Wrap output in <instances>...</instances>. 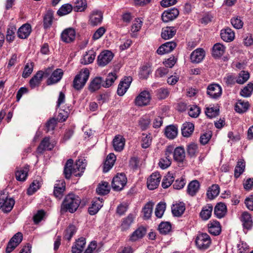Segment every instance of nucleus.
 <instances>
[{
  "label": "nucleus",
  "instance_id": "1",
  "mask_svg": "<svg viewBox=\"0 0 253 253\" xmlns=\"http://www.w3.org/2000/svg\"><path fill=\"white\" fill-rule=\"evenodd\" d=\"M81 203V199L73 193L66 195L63 199L60 206V212L63 214L67 212L71 213L75 212L78 209Z\"/></svg>",
  "mask_w": 253,
  "mask_h": 253
},
{
  "label": "nucleus",
  "instance_id": "2",
  "mask_svg": "<svg viewBox=\"0 0 253 253\" xmlns=\"http://www.w3.org/2000/svg\"><path fill=\"white\" fill-rule=\"evenodd\" d=\"M85 165L82 160H78L75 164L74 161L70 159L68 160L64 166L63 173L67 179H70L72 175L75 176H81L85 169Z\"/></svg>",
  "mask_w": 253,
  "mask_h": 253
},
{
  "label": "nucleus",
  "instance_id": "3",
  "mask_svg": "<svg viewBox=\"0 0 253 253\" xmlns=\"http://www.w3.org/2000/svg\"><path fill=\"white\" fill-rule=\"evenodd\" d=\"M89 71L87 68L82 69L74 78L73 87L76 90L84 88L89 77Z\"/></svg>",
  "mask_w": 253,
  "mask_h": 253
},
{
  "label": "nucleus",
  "instance_id": "4",
  "mask_svg": "<svg viewBox=\"0 0 253 253\" xmlns=\"http://www.w3.org/2000/svg\"><path fill=\"white\" fill-rule=\"evenodd\" d=\"M211 244V240L207 233H200L195 239L196 247L200 250L208 249Z\"/></svg>",
  "mask_w": 253,
  "mask_h": 253
},
{
  "label": "nucleus",
  "instance_id": "5",
  "mask_svg": "<svg viewBox=\"0 0 253 253\" xmlns=\"http://www.w3.org/2000/svg\"><path fill=\"white\" fill-rule=\"evenodd\" d=\"M127 181V178L124 173H118L113 178L112 189L116 191H121L124 188Z\"/></svg>",
  "mask_w": 253,
  "mask_h": 253
},
{
  "label": "nucleus",
  "instance_id": "6",
  "mask_svg": "<svg viewBox=\"0 0 253 253\" xmlns=\"http://www.w3.org/2000/svg\"><path fill=\"white\" fill-rule=\"evenodd\" d=\"M15 204V200L9 198L6 194H0V209L5 213L10 212Z\"/></svg>",
  "mask_w": 253,
  "mask_h": 253
},
{
  "label": "nucleus",
  "instance_id": "7",
  "mask_svg": "<svg viewBox=\"0 0 253 253\" xmlns=\"http://www.w3.org/2000/svg\"><path fill=\"white\" fill-rule=\"evenodd\" d=\"M151 99V96L149 91L144 90L135 97L134 104L139 107L145 106L150 104Z\"/></svg>",
  "mask_w": 253,
  "mask_h": 253
},
{
  "label": "nucleus",
  "instance_id": "8",
  "mask_svg": "<svg viewBox=\"0 0 253 253\" xmlns=\"http://www.w3.org/2000/svg\"><path fill=\"white\" fill-rule=\"evenodd\" d=\"M23 234L21 232L16 233L9 241L5 249L6 253H11L22 242Z\"/></svg>",
  "mask_w": 253,
  "mask_h": 253
},
{
  "label": "nucleus",
  "instance_id": "9",
  "mask_svg": "<svg viewBox=\"0 0 253 253\" xmlns=\"http://www.w3.org/2000/svg\"><path fill=\"white\" fill-rule=\"evenodd\" d=\"M103 17V12L97 9L92 11L89 15L88 23L89 25L94 27L101 24Z\"/></svg>",
  "mask_w": 253,
  "mask_h": 253
},
{
  "label": "nucleus",
  "instance_id": "10",
  "mask_svg": "<svg viewBox=\"0 0 253 253\" xmlns=\"http://www.w3.org/2000/svg\"><path fill=\"white\" fill-rule=\"evenodd\" d=\"M222 90L220 85L217 84H210L207 88V94L212 99H217L222 95Z\"/></svg>",
  "mask_w": 253,
  "mask_h": 253
},
{
  "label": "nucleus",
  "instance_id": "11",
  "mask_svg": "<svg viewBox=\"0 0 253 253\" xmlns=\"http://www.w3.org/2000/svg\"><path fill=\"white\" fill-rule=\"evenodd\" d=\"M161 179V176L158 171L152 173L147 178V186L149 189L154 190L159 186Z\"/></svg>",
  "mask_w": 253,
  "mask_h": 253
},
{
  "label": "nucleus",
  "instance_id": "12",
  "mask_svg": "<svg viewBox=\"0 0 253 253\" xmlns=\"http://www.w3.org/2000/svg\"><path fill=\"white\" fill-rule=\"evenodd\" d=\"M114 54L109 50L102 51L97 57V64L99 66H104L108 64L113 59Z\"/></svg>",
  "mask_w": 253,
  "mask_h": 253
},
{
  "label": "nucleus",
  "instance_id": "13",
  "mask_svg": "<svg viewBox=\"0 0 253 253\" xmlns=\"http://www.w3.org/2000/svg\"><path fill=\"white\" fill-rule=\"evenodd\" d=\"M132 81V77L128 76L125 77L120 81L117 89V94L119 96H122L125 94L129 87Z\"/></svg>",
  "mask_w": 253,
  "mask_h": 253
},
{
  "label": "nucleus",
  "instance_id": "14",
  "mask_svg": "<svg viewBox=\"0 0 253 253\" xmlns=\"http://www.w3.org/2000/svg\"><path fill=\"white\" fill-rule=\"evenodd\" d=\"M64 72L62 69L57 68L52 71L50 76L47 79L46 84L47 85L56 84L62 78Z\"/></svg>",
  "mask_w": 253,
  "mask_h": 253
},
{
  "label": "nucleus",
  "instance_id": "15",
  "mask_svg": "<svg viewBox=\"0 0 253 253\" xmlns=\"http://www.w3.org/2000/svg\"><path fill=\"white\" fill-rule=\"evenodd\" d=\"M179 12L176 8H169L162 13L161 18L164 22H169L175 19L179 15Z\"/></svg>",
  "mask_w": 253,
  "mask_h": 253
},
{
  "label": "nucleus",
  "instance_id": "16",
  "mask_svg": "<svg viewBox=\"0 0 253 253\" xmlns=\"http://www.w3.org/2000/svg\"><path fill=\"white\" fill-rule=\"evenodd\" d=\"M76 38V31L73 28H66L63 31L61 34L62 41L66 43L73 42Z\"/></svg>",
  "mask_w": 253,
  "mask_h": 253
},
{
  "label": "nucleus",
  "instance_id": "17",
  "mask_svg": "<svg viewBox=\"0 0 253 253\" xmlns=\"http://www.w3.org/2000/svg\"><path fill=\"white\" fill-rule=\"evenodd\" d=\"M66 189V183L64 180H59L54 186L53 195L54 197L60 200L62 198Z\"/></svg>",
  "mask_w": 253,
  "mask_h": 253
},
{
  "label": "nucleus",
  "instance_id": "18",
  "mask_svg": "<svg viewBox=\"0 0 253 253\" xmlns=\"http://www.w3.org/2000/svg\"><path fill=\"white\" fill-rule=\"evenodd\" d=\"M54 19V11L48 9L43 16V28L44 30L49 29L53 24Z\"/></svg>",
  "mask_w": 253,
  "mask_h": 253
},
{
  "label": "nucleus",
  "instance_id": "19",
  "mask_svg": "<svg viewBox=\"0 0 253 253\" xmlns=\"http://www.w3.org/2000/svg\"><path fill=\"white\" fill-rule=\"evenodd\" d=\"M240 220L242 223V225L244 229L249 230H250L253 225V221L251 214L248 211H244L242 212Z\"/></svg>",
  "mask_w": 253,
  "mask_h": 253
},
{
  "label": "nucleus",
  "instance_id": "20",
  "mask_svg": "<svg viewBox=\"0 0 253 253\" xmlns=\"http://www.w3.org/2000/svg\"><path fill=\"white\" fill-rule=\"evenodd\" d=\"M54 148V145L50 142L49 137H45L41 141L37 148V152L42 154L46 150L50 151Z\"/></svg>",
  "mask_w": 253,
  "mask_h": 253
},
{
  "label": "nucleus",
  "instance_id": "21",
  "mask_svg": "<svg viewBox=\"0 0 253 253\" xmlns=\"http://www.w3.org/2000/svg\"><path fill=\"white\" fill-rule=\"evenodd\" d=\"M176 46V42H167L161 45L157 49V53L163 55L172 51Z\"/></svg>",
  "mask_w": 253,
  "mask_h": 253
},
{
  "label": "nucleus",
  "instance_id": "22",
  "mask_svg": "<svg viewBox=\"0 0 253 253\" xmlns=\"http://www.w3.org/2000/svg\"><path fill=\"white\" fill-rule=\"evenodd\" d=\"M205 56V51L202 48H198L194 50L190 55V59L192 63L201 62Z\"/></svg>",
  "mask_w": 253,
  "mask_h": 253
},
{
  "label": "nucleus",
  "instance_id": "23",
  "mask_svg": "<svg viewBox=\"0 0 253 253\" xmlns=\"http://www.w3.org/2000/svg\"><path fill=\"white\" fill-rule=\"evenodd\" d=\"M185 151L183 147H176L173 151V160L178 163H183L185 161Z\"/></svg>",
  "mask_w": 253,
  "mask_h": 253
},
{
  "label": "nucleus",
  "instance_id": "24",
  "mask_svg": "<svg viewBox=\"0 0 253 253\" xmlns=\"http://www.w3.org/2000/svg\"><path fill=\"white\" fill-rule=\"evenodd\" d=\"M209 232L214 236L220 234L221 231V227L219 221L217 220H211L208 224Z\"/></svg>",
  "mask_w": 253,
  "mask_h": 253
},
{
  "label": "nucleus",
  "instance_id": "25",
  "mask_svg": "<svg viewBox=\"0 0 253 253\" xmlns=\"http://www.w3.org/2000/svg\"><path fill=\"white\" fill-rule=\"evenodd\" d=\"M126 143L125 138L121 135H117L113 140V146L116 151L121 152L124 148Z\"/></svg>",
  "mask_w": 253,
  "mask_h": 253
},
{
  "label": "nucleus",
  "instance_id": "26",
  "mask_svg": "<svg viewBox=\"0 0 253 253\" xmlns=\"http://www.w3.org/2000/svg\"><path fill=\"white\" fill-rule=\"evenodd\" d=\"M220 37L226 42H231L235 39V33L230 28L226 27L220 31Z\"/></svg>",
  "mask_w": 253,
  "mask_h": 253
},
{
  "label": "nucleus",
  "instance_id": "27",
  "mask_svg": "<svg viewBox=\"0 0 253 253\" xmlns=\"http://www.w3.org/2000/svg\"><path fill=\"white\" fill-rule=\"evenodd\" d=\"M86 240L84 237L79 238L76 241L72 247V253H81L85 245Z\"/></svg>",
  "mask_w": 253,
  "mask_h": 253
},
{
  "label": "nucleus",
  "instance_id": "28",
  "mask_svg": "<svg viewBox=\"0 0 253 253\" xmlns=\"http://www.w3.org/2000/svg\"><path fill=\"white\" fill-rule=\"evenodd\" d=\"M102 206V201L99 198L94 199L91 202L90 206L88 207V212L91 215H95L98 212Z\"/></svg>",
  "mask_w": 253,
  "mask_h": 253
},
{
  "label": "nucleus",
  "instance_id": "29",
  "mask_svg": "<svg viewBox=\"0 0 253 253\" xmlns=\"http://www.w3.org/2000/svg\"><path fill=\"white\" fill-rule=\"evenodd\" d=\"M146 233V229L145 227L143 226L139 227L129 236V240L131 242H135L142 239L145 236Z\"/></svg>",
  "mask_w": 253,
  "mask_h": 253
},
{
  "label": "nucleus",
  "instance_id": "30",
  "mask_svg": "<svg viewBox=\"0 0 253 253\" xmlns=\"http://www.w3.org/2000/svg\"><path fill=\"white\" fill-rule=\"evenodd\" d=\"M177 29L175 27H166L162 28L161 37L167 40L172 38L175 35Z\"/></svg>",
  "mask_w": 253,
  "mask_h": 253
},
{
  "label": "nucleus",
  "instance_id": "31",
  "mask_svg": "<svg viewBox=\"0 0 253 253\" xmlns=\"http://www.w3.org/2000/svg\"><path fill=\"white\" fill-rule=\"evenodd\" d=\"M31 26L28 23L23 24L20 27L18 31V37L21 39L27 38L31 33Z\"/></svg>",
  "mask_w": 253,
  "mask_h": 253
},
{
  "label": "nucleus",
  "instance_id": "32",
  "mask_svg": "<svg viewBox=\"0 0 253 253\" xmlns=\"http://www.w3.org/2000/svg\"><path fill=\"white\" fill-rule=\"evenodd\" d=\"M227 207L223 203H218L214 207V214L218 218H221L225 216L227 213Z\"/></svg>",
  "mask_w": 253,
  "mask_h": 253
},
{
  "label": "nucleus",
  "instance_id": "33",
  "mask_svg": "<svg viewBox=\"0 0 253 253\" xmlns=\"http://www.w3.org/2000/svg\"><path fill=\"white\" fill-rule=\"evenodd\" d=\"M116 157L114 153H110L106 157L103 165V172H108L114 166Z\"/></svg>",
  "mask_w": 253,
  "mask_h": 253
},
{
  "label": "nucleus",
  "instance_id": "34",
  "mask_svg": "<svg viewBox=\"0 0 253 253\" xmlns=\"http://www.w3.org/2000/svg\"><path fill=\"white\" fill-rule=\"evenodd\" d=\"M185 210V204L183 202L176 203L171 206V212L173 216L179 217Z\"/></svg>",
  "mask_w": 253,
  "mask_h": 253
},
{
  "label": "nucleus",
  "instance_id": "35",
  "mask_svg": "<svg viewBox=\"0 0 253 253\" xmlns=\"http://www.w3.org/2000/svg\"><path fill=\"white\" fill-rule=\"evenodd\" d=\"M200 187L199 182L197 180L191 181L188 185L187 192L191 196H194L199 191Z\"/></svg>",
  "mask_w": 253,
  "mask_h": 253
},
{
  "label": "nucleus",
  "instance_id": "36",
  "mask_svg": "<svg viewBox=\"0 0 253 253\" xmlns=\"http://www.w3.org/2000/svg\"><path fill=\"white\" fill-rule=\"evenodd\" d=\"M225 51V46L220 43H216L212 47V56L215 58L221 57Z\"/></svg>",
  "mask_w": 253,
  "mask_h": 253
},
{
  "label": "nucleus",
  "instance_id": "37",
  "mask_svg": "<svg viewBox=\"0 0 253 253\" xmlns=\"http://www.w3.org/2000/svg\"><path fill=\"white\" fill-rule=\"evenodd\" d=\"M213 206L211 204H208L204 206L200 213V216L203 220H208L211 215Z\"/></svg>",
  "mask_w": 253,
  "mask_h": 253
},
{
  "label": "nucleus",
  "instance_id": "38",
  "mask_svg": "<svg viewBox=\"0 0 253 253\" xmlns=\"http://www.w3.org/2000/svg\"><path fill=\"white\" fill-rule=\"evenodd\" d=\"M194 130V125L190 122H185L181 128L182 135L185 137H190Z\"/></svg>",
  "mask_w": 253,
  "mask_h": 253
},
{
  "label": "nucleus",
  "instance_id": "39",
  "mask_svg": "<svg viewBox=\"0 0 253 253\" xmlns=\"http://www.w3.org/2000/svg\"><path fill=\"white\" fill-rule=\"evenodd\" d=\"M135 216L132 213H129L126 217L124 218L122 221L121 228L122 231L128 230L134 221Z\"/></svg>",
  "mask_w": 253,
  "mask_h": 253
},
{
  "label": "nucleus",
  "instance_id": "40",
  "mask_svg": "<svg viewBox=\"0 0 253 253\" xmlns=\"http://www.w3.org/2000/svg\"><path fill=\"white\" fill-rule=\"evenodd\" d=\"M152 73L151 66L147 63L143 65L140 68L139 72V78L141 80L147 79Z\"/></svg>",
  "mask_w": 253,
  "mask_h": 253
},
{
  "label": "nucleus",
  "instance_id": "41",
  "mask_svg": "<svg viewBox=\"0 0 253 253\" xmlns=\"http://www.w3.org/2000/svg\"><path fill=\"white\" fill-rule=\"evenodd\" d=\"M154 205L152 202H148L143 207L142 213L144 219H148L151 217Z\"/></svg>",
  "mask_w": 253,
  "mask_h": 253
},
{
  "label": "nucleus",
  "instance_id": "42",
  "mask_svg": "<svg viewBox=\"0 0 253 253\" xmlns=\"http://www.w3.org/2000/svg\"><path fill=\"white\" fill-rule=\"evenodd\" d=\"M42 74V72H40V71H38L30 79L29 84L32 88H34L40 85L43 79Z\"/></svg>",
  "mask_w": 253,
  "mask_h": 253
},
{
  "label": "nucleus",
  "instance_id": "43",
  "mask_svg": "<svg viewBox=\"0 0 253 253\" xmlns=\"http://www.w3.org/2000/svg\"><path fill=\"white\" fill-rule=\"evenodd\" d=\"M220 192V188L217 184H213L210 187L207 192V197L210 199L212 200L217 197Z\"/></svg>",
  "mask_w": 253,
  "mask_h": 253
},
{
  "label": "nucleus",
  "instance_id": "44",
  "mask_svg": "<svg viewBox=\"0 0 253 253\" xmlns=\"http://www.w3.org/2000/svg\"><path fill=\"white\" fill-rule=\"evenodd\" d=\"M245 162L241 159L237 162L234 170V177L237 179L244 172L245 169Z\"/></svg>",
  "mask_w": 253,
  "mask_h": 253
},
{
  "label": "nucleus",
  "instance_id": "45",
  "mask_svg": "<svg viewBox=\"0 0 253 253\" xmlns=\"http://www.w3.org/2000/svg\"><path fill=\"white\" fill-rule=\"evenodd\" d=\"M102 83L101 77H95L91 81L88 89L91 92H93L100 88Z\"/></svg>",
  "mask_w": 253,
  "mask_h": 253
},
{
  "label": "nucleus",
  "instance_id": "46",
  "mask_svg": "<svg viewBox=\"0 0 253 253\" xmlns=\"http://www.w3.org/2000/svg\"><path fill=\"white\" fill-rule=\"evenodd\" d=\"M250 104L249 102L239 100L235 106V110L239 113H244L249 109Z\"/></svg>",
  "mask_w": 253,
  "mask_h": 253
},
{
  "label": "nucleus",
  "instance_id": "47",
  "mask_svg": "<svg viewBox=\"0 0 253 253\" xmlns=\"http://www.w3.org/2000/svg\"><path fill=\"white\" fill-rule=\"evenodd\" d=\"M29 166H25L23 169L18 170L15 172L16 178L18 181H24L26 180L29 171Z\"/></svg>",
  "mask_w": 253,
  "mask_h": 253
},
{
  "label": "nucleus",
  "instance_id": "48",
  "mask_svg": "<svg viewBox=\"0 0 253 253\" xmlns=\"http://www.w3.org/2000/svg\"><path fill=\"white\" fill-rule=\"evenodd\" d=\"M165 134L169 139H174L177 134V128L174 125L167 126L165 130Z\"/></svg>",
  "mask_w": 253,
  "mask_h": 253
},
{
  "label": "nucleus",
  "instance_id": "49",
  "mask_svg": "<svg viewBox=\"0 0 253 253\" xmlns=\"http://www.w3.org/2000/svg\"><path fill=\"white\" fill-rule=\"evenodd\" d=\"M206 115L210 119L215 118L219 114V107H208L205 110Z\"/></svg>",
  "mask_w": 253,
  "mask_h": 253
},
{
  "label": "nucleus",
  "instance_id": "50",
  "mask_svg": "<svg viewBox=\"0 0 253 253\" xmlns=\"http://www.w3.org/2000/svg\"><path fill=\"white\" fill-rule=\"evenodd\" d=\"M76 227L73 224H70L68 226L67 229L65 230L63 238L65 240L70 241L73 235L76 232Z\"/></svg>",
  "mask_w": 253,
  "mask_h": 253
},
{
  "label": "nucleus",
  "instance_id": "51",
  "mask_svg": "<svg viewBox=\"0 0 253 253\" xmlns=\"http://www.w3.org/2000/svg\"><path fill=\"white\" fill-rule=\"evenodd\" d=\"M151 123L150 117L149 116H143L138 121V125L142 130H146Z\"/></svg>",
  "mask_w": 253,
  "mask_h": 253
},
{
  "label": "nucleus",
  "instance_id": "52",
  "mask_svg": "<svg viewBox=\"0 0 253 253\" xmlns=\"http://www.w3.org/2000/svg\"><path fill=\"white\" fill-rule=\"evenodd\" d=\"M73 10V6L69 3H66L62 5L58 10L57 14L59 16H62L67 15Z\"/></svg>",
  "mask_w": 253,
  "mask_h": 253
},
{
  "label": "nucleus",
  "instance_id": "53",
  "mask_svg": "<svg viewBox=\"0 0 253 253\" xmlns=\"http://www.w3.org/2000/svg\"><path fill=\"white\" fill-rule=\"evenodd\" d=\"M174 178L173 174L170 172H168L163 179L162 182V187L164 188H168L169 187L173 182Z\"/></svg>",
  "mask_w": 253,
  "mask_h": 253
},
{
  "label": "nucleus",
  "instance_id": "54",
  "mask_svg": "<svg viewBox=\"0 0 253 253\" xmlns=\"http://www.w3.org/2000/svg\"><path fill=\"white\" fill-rule=\"evenodd\" d=\"M158 229L161 234L167 235L171 231V225L169 222H162Z\"/></svg>",
  "mask_w": 253,
  "mask_h": 253
},
{
  "label": "nucleus",
  "instance_id": "55",
  "mask_svg": "<svg viewBox=\"0 0 253 253\" xmlns=\"http://www.w3.org/2000/svg\"><path fill=\"white\" fill-rule=\"evenodd\" d=\"M117 77L116 73H109L107 76L104 83H102V85L105 88L110 87L117 79Z\"/></svg>",
  "mask_w": 253,
  "mask_h": 253
},
{
  "label": "nucleus",
  "instance_id": "56",
  "mask_svg": "<svg viewBox=\"0 0 253 253\" xmlns=\"http://www.w3.org/2000/svg\"><path fill=\"white\" fill-rule=\"evenodd\" d=\"M110 192V187L107 182H103L99 184L96 188V192L101 195H105Z\"/></svg>",
  "mask_w": 253,
  "mask_h": 253
},
{
  "label": "nucleus",
  "instance_id": "57",
  "mask_svg": "<svg viewBox=\"0 0 253 253\" xmlns=\"http://www.w3.org/2000/svg\"><path fill=\"white\" fill-rule=\"evenodd\" d=\"M242 17L236 15L232 17L230 19V22L233 27L236 29H241L244 25V22L242 19Z\"/></svg>",
  "mask_w": 253,
  "mask_h": 253
},
{
  "label": "nucleus",
  "instance_id": "58",
  "mask_svg": "<svg viewBox=\"0 0 253 253\" xmlns=\"http://www.w3.org/2000/svg\"><path fill=\"white\" fill-rule=\"evenodd\" d=\"M87 8V1L86 0H77L73 10L75 12H83Z\"/></svg>",
  "mask_w": 253,
  "mask_h": 253
},
{
  "label": "nucleus",
  "instance_id": "59",
  "mask_svg": "<svg viewBox=\"0 0 253 253\" xmlns=\"http://www.w3.org/2000/svg\"><path fill=\"white\" fill-rule=\"evenodd\" d=\"M58 121L55 118L49 119L45 124V130L46 132L53 131L57 125Z\"/></svg>",
  "mask_w": 253,
  "mask_h": 253
},
{
  "label": "nucleus",
  "instance_id": "60",
  "mask_svg": "<svg viewBox=\"0 0 253 253\" xmlns=\"http://www.w3.org/2000/svg\"><path fill=\"white\" fill-rule=\"evenodd\" d=\"M169 90L168 88L161 87L156 91V95L159 100L166 99L169 95Z\"/></svg>",
  "mask_w": 253,
  "mask_h": 253
},
{
  "label": "nucleus",
  "instance_id": "61",
  "mask_svg": "<svg viewBox=\"0 0 253 253\" xmlns=\"http://www.w3.org/2000/svg\"><path fill=\"white\" fill-rule=\"evenodd\" d=\"M41 187V183L39 180H34L30 185L27 190V194L30 196L34 194Z\"/></svg>",
  "mask_w": 253,
  "mask_h": 253
},
{
  "label": "nucleus",
  "instance_id": "62",
  "mask_svg": "<svg viewBox=\"0 0 253 253\" xmlns=\"http://www.w3.org/2000/svg\"><path fill=\"white\" fill-rule=\"evenodd\" d=\"M198 146L197 144L191 143L187 145L186 150L188 155L191 157H195L198 153Z\"/></svg>",
  "mask_w": 253,
  "mask_h": 253
},
{
  "label": "nucleus",
  "instance_id": "63",
  "mask_svg": "<svg viewBox=\"0 0 253 253\" xmlns=\"http://www.w3.org/2000/svg\"><path fill=\"white\" fill-rule=\"evenodd\" d=\"M152 136L150 133L142 134V137L141 139V146L143 148H148L151 144L152 143Z\"/></svg>",
  "mask_w": 253,
  "mask_h": 253
},
{
  "label": "nucleus",
  "instance_id": "64",
  "mask_svg": "<svg viewBox=\"0 0 253 253\" xmlns=\"http://www.w3.org/2000/svg\"><path fill=\"white\" fill-rule=\"evenodd\" d=\"M166 204L164 202H160L156 206L155 211V215L158 218H161L166 210Z\"/></svg>",
  "mask_w": 253,
  "mask_h": 253
}]
</instances>
